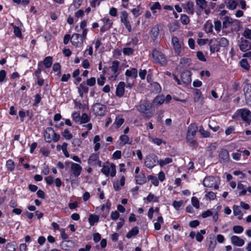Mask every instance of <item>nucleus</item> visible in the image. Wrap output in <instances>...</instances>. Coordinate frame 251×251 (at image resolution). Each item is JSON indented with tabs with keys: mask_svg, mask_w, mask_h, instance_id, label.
<instances>
[{
	"mask_svg": "<svg viewBox=\"0 0 251 251\" xmlns=\"http://www.w3.org/2000/svg\"><path fill=\"white\" fill-rule=\"evenodd\" d=\"M60 138V135L56 133L51 127H48L45 131L44 138L47 142L50 143L52 141L56 142Z\"/></svg>",
	"mask_w": 251,
	"mask_h": 251,
	"instance_id": "nucleus-1",
	"label": "nucleus"
},
{
	"mask_svg": "<svg viewBox=\"0 0 251 251\" xmlns=\"http://www.w3.org/2000/svg\"><path fill=\"white\" fill-rule=\"evenodd\" d=\"M144 163L146 167L149 169H151L159 164V160L155 154L150 153L146 156Z\"/></svg>",
	"mask_w": 251,
	"mask_h": 251,
	"instance_id": "nucleus-2",
	"label": "nucleus"
},
{
	"mask_svg": "<svg viewBox=\"0 0 251 251\" xmlns=\"http://www.w3.org/2000/svg\"><path fill=\"white\" fill-rule=\"evenodd\" d=\"M152 58L155 63H158L162 66L167 64V60L162 53L156 50H153L152 52Z\"/></svg>",
	"mask_w": 251,
	"mask_h": 251,
	"instance_id": "nucleus-3",
	"label": "nucleus"
},
{
	"mask_svg": "<svg viewBox=\"0 0 251 251\" xmlns=\"http://www.w3.org/2000/svg\"><path fill=\"white\" fill-rule=\"evenodd\" d=\"M136 108L139 112L144 114L145 117L147 118H151L153 115V113L150 110L149 105L146 102L136 105Z\"/></svg>",
	"mask_w": 251,
	"mask_h": 251,
	"instance_id": "nucleus-4",
	"label": "nucleus"
},
{
	"mask_svg": "<svg viewBox=\"0 0 251 251\" xmlns=\"http://www.w3.org/2000/svg\"><path fill=\"white\" fill-rule=\"evenodd\" d=\"M92 110L95 115L96 116H103L106 112V106L100 103H96L92 106Z\"/></svg>",
	"mask_w": 251,
	"mask_h": 251,
	"instance_id": "nucleus-5",
	"label": "nucleus"
},
{
	"mask_svg": "<svg viewBox=\"0 0 251 251\" xmlns=\"http://www.w3.org/2000/svg\"><path fill=\"white\" fill-rule=\"evenodd\" d=\"M238 114L240 115L243 121L249 125L251 122V112L248 109L243 108L238 111Z\"/></svg>",
	"mask_w": 251,
	"mask_h": 251,
	"instance_id": "nucleus-6",
	"label": "nucleus"
},
{
	"mask_svg": "<svg viewBox=\"0 0 251 251\" xmlns=\"http://www.w3.org/2000/svg\"><path fill=\"white\" fill-rule=\"evenodd\" d=\"M172 43L176 55L180 56L183 42L180 41L177 37L173 36L172 38Z\"/></svg>",
	"mask_w": 251,
	"mask_h": 251,
	"instance_id": "nucleus-7",
	"label": "nucleus"
},
{
	"mask_svg": "<svg viewBox=\"0 0 251 251\" xmlns=\"http://www.w3.org/2000/svg\"><path fill=\"white\" fill-rule=\"evenodd\" d=\"M239 47L242 51H247L251 49V42L243 38H241L239 43Z\"/></svg>",
	"mask_w": 251,
	"mask_h": 251,
	"instance_id": "nucleus-8",
	"label": "nucleus"
},
{
	"mask_svg": "<svg viewBox=\"0 0 251 251\" xmlns=\"http://www.w3.org/2000/svg\"><path fill=\"white\" fill-rule=\"evenodd\" d=\"M82 169L81 166L78 164L71 163V170L74 176H78L81 173Z\"/></svg>",
	"mask_w": 251,
	"mask_h": 251,
	"instance_id": "nucleus-9",
	"label": "nucleus"
},
{
	"mask_svg": "<svg viewBox=\"0 0 251 251\" xmlns=\"http://www.w3.org/2000/svg\"><path fill=\"white\" fill-rule=\"evenodd\" d=\"M246 103L251 106V85L247 84L244 88Z\"/></svg>",
	"mask_w": 251,
	"mask_h": 251,
	"instance_id": "nucleus-10",
	"label": "nucleus"
},
{
	"mask_svg": "<svg viewBox=\"0 0 251 251\" xmlns=\"http://www.w3.org/2000/svg\"><path fill=\"white\" fill-rule=\"evenodd\" d=\"M181 79L184 84H189L191 82V72L186 70L181 74Z\"/></svg>",
	"mask_w": 251,
	"mask_h": 251,
	"instance_id": "nucleus-11",
	"label": "nucleus"
},
{
	"mask_svg": "<svg viewBox=\"0 0 251 251\" xmlns=\"http://www.w3.org/2000/svg\"><path fill=\"white\" fill-rule=\"evenodd\" d=\"M215 178L213 176L205 177L203 180V185L206 187H212L215 183Z\"/></svg>",
	"mask_w": 251,
	"mask_h": 251,
	"instance_id": "nucleus-12",
	"label": "nucleus"
},
{
	"mask_svg": "<svg viewBox=\"0 0 251 251\" xmlns=\"http://www.w3.org/2000/svg\"><path fill=\"white\" fill-rule=\"evenodd\" d=\"M120 62L118 61H114L112 62V65L110 67L111 69V71L113 72V75L111 76L112 77H114V79L119 74V65Z\"/></svg>",
	"mask_w": 251,
	"mask_h": 251,
	"instance_id": "nucleus-13",
	"label": "nucleus"
},
{
	"mask_svg": "<svg viewBox=\"0 0 251 251\" xmlns=\"http://www.w3.org/2000/svg\"><path fill=\"white\" fill-rule=\"evenodd\" d=\"M231 242L233 245L238 247L242 246L245 243V241L243 239L236 235L231 237Z\"/></svg>",
	"mask_w": 251,
	"mask_h": 251,
	"instance_id": "nucleus-14",
	"label": "nucleus"
},
{
	"mask_svg": "<svg viewBox=\"0 0 251 251\" xmlns=\"http://www.w3.org/2000/svg\"><path fill=\"white\" fill-rule=\"evenodd\" d=\"M198 130V126L195 124H191L188 127L186 137H194Z\"/></svg>",
	"mask_w": 251,
	"mask_h": 251,
	"instance_id": "nucleus-15",
	"label": "nucleus"
},
{
	"mask_svg": "<svg viewBox=\"0 0 251 251\" xmlns=\"http://www.w3.org/2000/svg\"><path fill=\"white\" fill-rule=\"evenodd\" d=\"M219 158L221 162H226L229 159V155L228 151L223 149L219 153Z\"/></svg>",
	"mask_w": 251,
	"mask_h": 251,
	"instance_id": "nucleus-16",
	"label": "nucleus"
},
{
	"mask_svg": "<svg viewBox=\"0 0 251 251\" xmlns=\"http://www.w3.org/2000/svg\"><path fill=\"white\" fill-rule=\"evenodd\" d=\"M183 8L189 14L193 15L194 13V4L192 1H188L186 3L184 4Z\"/></svg>",
	"mask_w": 251,
	"mask_h": 251,
	"instance_id": "nucleus-17",
	"label": "nucleus"
},
{
	"mask_svg": "<svg viewBox=\"0 0 251 251\" xmlns=\"http://www.w3.org/2000/svg\"><path fill=\"white\" fill-rule=\"evenodd\" d=\"M125 83L124 82H120L117 86L116 95L119 97L123 96L125 92Z\"/></svg>",
	"mask_w": 251,
	"mask_h": 251,
	"instance_id": "nucleus-18",
	"label": "nucleus"
},
{
	"mask_svg": "<svg viewBox=\"0 0 251 251\" xmlns=\"http://www.w3.org/2000/svg\"><path fill=\"white\" fill-rule=\"evenodd\" d=\"M136 183L139 185H142L147 182V179L145 175L143 172H141L135 176Z\"/></svg>",
	"mask_w": 251,
	"mask_h": 251,
	"instance_id": "nucleus-19",
	"label": "nucleus"
},
{
	"mask_svg": "<svg viewBox=\"0 0 251 251\" xmlns=\"http://www.w3.org/2000/svg\"><path fill=\"white\" fill-rule=\"evenodd\" d=\"M159 33V26L158 25H155L154 26H153L151 31V39L153 41H155Z\"/></svg>",
	"mask_w": 251,
	"mask_h": 251,
	"instance_id": "nucleus-20",
	"label": "nucleus"
},
{
	"mask_svg": "<svg viewBox=\"0 0 251 251\" xmlns=\"http://www.w3.org/2000/svg\"><path fill=\"white\" fill-rule=\"evenodd\" d=\"M137 70L136 68H133L131 69L126 70L125 75L126 77L136 78L137 77Z\"/></svg>",
	"mask_w": 251,
	"mask_h": 251,
	"instance_id": "nucleus-21",
	"label": "nucleus"
},
{
	"mask_svg": "<svg viewBox=\"0 0 251 251\" xmlns=\"http://www.w3.org/2000/svg\"><path fill=\"white\" fill-rule=\"evenodd\" d=\"M88 90H89V88H88L87 85H86V84L84 82H83L82 83H81L79 85V86L78 88V92L79 93L80 96L81 97H83V93H87L88 91Z\"/></svg>",
	"mask_w": 251,
	"mask_h": 251,
	"instance_id": "nucleus-22",
	"label": "nucleus"
},
{
	"mask_svg": "<svg viewBox=\"0 0 251 251\" xmlns=\"http://www.w3.org/2000/svg\"><path fill=\"white\" fill-rule=\"evenodd\" d=\"M99 156L98 154L92 153L88 159V163L91 165H95L99 161Z\"/></svg>",
	"mask_w": 251,
	"mask_h": 251,
	"instance_id": "nucleus-23",
	"label": "nucleus"
},
{
	"mask_svg": "<svg viewBox=\"0 0 251 251\" xmlns=\"http://www.w3.org/2000/svg\"><path fill=\"white\" fill-rule=\"evenodd\" d=\"M73 245V243L70 240H65L60 244L61 248L64 250L68 251Z\"/></svg>",
	"mask_w": 251,
	"mask_h": 251,
	"instance_id": "nucleus-24",
	"label": "nucleus"
},
{
	"mask_svg": "<svg viewBox=\"0 0 251 251\" xmlns=\"http://www.w3.org/2000/svg\"><path fill=\"white\" fill-rule=\"evenodd\" d=\"M79 39H80L82 41L80 34L78 33H74L72 35L71 41L73 45L78 46L79 44Z\"/></svg>",
	"mask_w": 251,
	"mask_h": 251,
	"instance_id": "nucleus-25",
	"label": "nucleus"
},
{
	"mask_svg": "<svg viewBox=\"0 0 251 251\" xmlns=\"http://www.w3.org/2000/svg\"><path fill=\"white\" fill-rule=\"evenodd\" d=\"M138 233V228L137 226H134L126 234V237L129 239L132 237L136 236Z\"/></svg>",
	"mask_w": 251,
	"mask_h": 251,
	"instance_id": "nucleus-26",
	"label": "nucleus"
},
{
	"mask_svg": "<svg viewBox=\"0 0 251 251\" xmlns=\"http://www.w3.org/2000/svg\"><path fill=\"white\" fill-rule=\"evenodd\" d=\"M194 137H186V142L190 147L196 148L198 146V144L195 140L194 139Z\"/></svg>",
	"mask_w": 251,
	"mask_h": 251,
	"instance_id": "nucleus-27",
	"label": "nucleus"
},
{
	"mask_svg": "<svg viewBox=\"0 0 251 251\" xmlns=\"http://www.w3.org/2000/svg\"><path fill=\"white\" fill-rule=\"evenodd\" d=\"M217 242L216 241H215L213 238L212 239L210 238V240L207 241V245L208 247V249L210 251H213L216 245Z\"/></svg>",
	"mask_w": 251,
	"mask_h": 251,
	"instance_id": "nucleus-28",
	"label": "nucleus"
},
{
	"mask_svg": "<svg viewBox=\"0 0 251 251\" xmlns=\"http://www.w3.org/2000/svg\"><path fill=\"white\" fill-rule=\"evenodd\" d=\"M165 101V99L163 96H158L155 97L152 103L154 105H159L162 104Z\"/></svg>",
	"mask_w": 251,
	"mask_h": 251,
	"instance_id": "nucleus-29",
	"label": "nucleus"
},
{
	"mask_svg": "<svg viewBox=\"0 0 251 251\" xmlns=\"http://www.w3.org/2000/svg\"><path fill=\"white\" fill-rule=\"evenodd\" d=\"M233 23L232 19L228 16H226L223 22V28H226Z\"/></svg>",
	"mask_w": 251,
	"mask_h": 251,
	"instance_id": "nucleus-30",
	"label": "nucleus"
},
{
	"mask_svg": "<svg viewBox=\"0 0 251 251\" xmlns=\"http://www.w3.org/2000/svg\"><path fill=\"white\" fill-rule=\"evenodd\" d=\"M196 4L200 9H205L207 6V2L205 0H196Z\"/></svg>",
	"mask_w": 251,
	"mask_h": 251,
	"instance_id": "nucleus-31",
	"label": "nucleus"
},
{
	"mask_svg": "<svg viewBox=\"0 0 251 251\" xmlns=\"http://www.w3.org/2000/svg\"><path fill=\"white\" fill-rule=\"evenodd\" d=\"M43 63L47 68L50 67L52 63V57L51 56L45 57Z\"/></svg>",
	"mask_w": 251,
	"mask_h": 251,
	"instance_id": "nucleus-32",
	"label": "nucleus"
},
{
	"mask_svg": "<svg viewBox=\"0 0 251 251\" xmlns=\"http://www.w3.org/2000/svg\"><path fill=\"white\" fill-rule=\"evenodd\" d=\"M99 217L97 215H91L89 218V222L90 225L92 226L95 223L99 222Z\"/></svg>",
	"mask_w": 251,
	"mask_h": 251,
	"instance_id": "nucleus-33",
	"label": "nucleus"
},
{
	"mask_svg": "<svg viewBox=\"0 0 251 251\" xmlns=\"http://www.w3.org/2000/svg\"><path fill=\"white\" fill-rule=\"evenodd\" d=\"M17 245L15 242L8 243L6 245V250L7 251H15Z\"/></svg>",
	"mask_w": 251,
	"mask_h": 251,
	"instance_id": "nucleus-34",
	"label": "nucleus"
},
{
	"mask_svg": "<svg viewBox=\"0 0 251 251\" xmlns=\"http://www.w3.org/2000/svg\"><path fill=\"white\" fill-rule=\"evenodd\" d=\"M237 189L242 190V191L239 193L240 196L246 195L247 190L245 189V186H244V185H243L241 182H239L238 183Z\"/></svg>",
	"mask_w": 251,
	"mask_h": 251,
	"instance_id": "nucleus-35",
	"label": "nucleus"
},
{
	"mask_svg": "<svg viewBox=\"0 0 251 251\" xmlns=\"http://www.w3.org/2000/svg\"><path fill=\"white\" fill-rule=\"evenodd\" d=\"M173 160L171 158L167 157L163 160H159V164L161 167H163L169 163L172 162Z\"/></svg>",
	"mask_w": 251,
	"mask_h": 251,
	"instance_id": "nucleus-36",
	"label": "nucleus"
},
{
	"mask_svg": "<svg viewBox=\"0 0 251 251\" xmlns=\"http://www.w3.org/2000/svg\"><path fill=\"white\" fill-rule=\"evenodd\" d=\"M131 12L135 17H137L142 13L141 8L140 6H137L136 8L131 9Z\"/></svg>",
	"mask_w": 251,
	"mask_h": 251,
	"instance_id": "nucleus-37",
	"label": "nucleus"
},
{
	"mask_svg": "<svg viewBox=\"0 0 251 251\" xmlns=\"http://www.w3.org/2000/svg\"><path fill=\"white\" fill-rule=\"evenodd\" d=\"M237 3L235 0H229L227 3V8L229 9L233 10L236 8Z\"/></svg>",
	"mask_w": 251,
	"mask_h": 251,
	"instance_id": "nucleus-38",
	"label": "nucleus"
},
{
	"mask_svg": "<svg viewBox=\"0 0 251 251\" xmlns=\"http://www.w3.org/2000/svg\"><path fill=\"white\" fill-rule=\"evenodd\" d=\"M120 144L122 145H124L128 143V142L129 141V137L125 134L122 135L120 137Z\"/></svg>",
	"mask_w": 251,
	"mask_h": 251,
	"instance_id": "nucleus-39",
	"label": "nucleus"
},
{
	"mask_svg": "<svg viewBox=\"0 0 251 251\" xmlns=\"http://www.w3.org/2000/svg\"><path fill=\"white\" fill-rule=\"evenodd\" d=\"M6 166L7 169L10 171H12L15 168V163L11 159L7 161Z\"/></svg>",
	"mask_w": 251,
	"mask_h": 251,
	"instance_id": "nucleus-40",
	"label": "nucleus"
},
{
	"mask_svg": "<svg viewBox=\"0 0 251 251\" xmlns=\"http://www.w3.org/2000/svg\"><path fill=\"white\" fill-rule=\"evenodd\" d=\"M219 45L221 47H226L228 45V41L226 38H221L219 41Z\"/></svg>",
	"mask_w": 251,
	"mask_h": 251,
	"instance_id": "nucleus-41",
	"label": "nucleus"
},
{
	"mask_svg": "<svg viewBox=\"0 0 251 251\" xmlns=\"http://www.w3.org/2000/svg\"><path fill=\"white\" fill-rule=\"evenodd\" d=\"M90 119L88 117V115L86 113H84L82 114V116L80 117V124L86 123L90 121Z\"/></svg>",
	"mask_w": 251,
	"mask_h": 251,
	"instance_id": "nucleus-42",
	"label": "nucleus"
},
{
	"mask_svg": "<svg viewBox=\"0 0 251 251\" xmlns=\"http://www.w3.org/2000/svg\"><path fill=\"white\" fill-rule=\"evenodd\" d=\"M62 135L66 140H70L73 137V135L70 133L67 128L64 130Z\"/></svg>",
	"mask_w": 251,
	"mask_h": 251,
	"instance_id": "nucleus-43",
	"label": "nucleus"
},
{
	"mask_svg": "<svg viewBox=\"0 0 251 251\" xmlns=\"http://www.w3.org/2000/svg\"><path fill=\"white\" fill-rule=\"evenodd\" d=\"M201 93L200 90L196 89L194 90V101L195 102H198L201 98Z\"/></svg>",
	"mask_w": 251,
	"mask_h": 251,
	"instance_id": "nucleus-44",
	"label": "nucleus"
},
{
	"mask_svg": "<svg viewBox=\"0 0 251 251\" xmlns=\"http://www.w3.org/2000/svg\"><path fill=\"white\" fill-rule=\"evenodd\" d=\"M124 123V119L120 116L116 117L114 124L116 125L117 128H119Z\"/></svg>",
	"mask_w": 251,
	"mask_h": 251,
	"instance_id": "nucleus-45",
	"label": "nucleus"
},
{
	"mask_svg": "<svg viewBox=\"0 0 251 251\" xmlns=\"http://www.w3.org/2000/svg\"><path fill=\"white\" fill-rule=\"evenodd\" d=\"M241 66L246 70H248L250 69V65L246 59H242L240 61Z\"/></svg>",
	"mask_w": 251,
	"mask_h": 251,
	"instance_id": "nucleus-46",
	"label": "nucleus"
},
{
	"mask_svg": "<svg viewBox=\"0 0 251 251\" xmlns=\"http://www.w3.org/2000/svg\"><path fill=\"white\" fill-rule=\"evenodd\" d=\"M148 180H151V183L155 186H158L159 184L157 178L153 176L149 175L148 176Z\"/></svg>",
	"mask_w": 251,
	"mask_h": 251,
	"instance_id": "nucleus-47",
	"label": "nucleus"
},
{
	"mask_svg": "<svg viewBox=\"0 0 251 251\" xmlns=\"http://www.w3.org/2000/svg\"><path fill=\"white\" fill-rule=\"evenodd\" d=\"M233 230L235 233L239 234L243 232L244 228L241 226H235L233 227Z\"/></svg>",
	"mask_w": 251,
	"mask_h": 251,
	"instance_id": "nucleus-48",
	"label": "nucleus"
},
{
	"mask_svg": "<svg viewBox=\"0 0 251 251\" xmlns=\"http://www.w3.org/2000/svg\"><path fill=\"white\" fill-rule=\"evenodd\" d=\"M216 197V194L213 192H209L205 195L206 199L209 200H213Z\"/></svg>",
	"mask_w": 251,
	"mask_h": 251,
	"instance_id": "nucleus-49",
	"label": "nucleus"
},
{
	"mask_svg": "<svg viewBox=\"0 0 251 251\" xmlns=\"http://www.w3.org/2000/svg\"><path fill=\"white\" fill-rule=\"evenodd\" d=\"M191 202H192V205L195 207H196L197 209L199 208V207H200L199 201L198 199L196 197H193L192 198V199H191Z\"/></svg>",
	"mask_w": 251,
	"mask_h": 251,
	"instance_id": "nucleus-50",
	"label": "nucleus"
},
{
	"mask_svg": "<svg viewBox=\"0 0 251 251\" xmlns=\"http://www.w3.org/2000/svg\"><path fill=\"white\" fill-rule=\"evenodd\" d=\"M180 21L181 23L184 25H187L190 22L189 17L186 15L181 16Z\"/></svg>",
	"mask_w": 251,
	"mask_h": 251,
	"instance_id": "nucleus-51",
	"label": "nucleus"
},
{
	"mask_svg": "<svg viewBox=\"0 0 251 251\" xmlns=\"http://www.w3.org/2000/svg\"><path fill=\"white\" fill-rule=\"evenodd\" d=\"M110 168H109V167L106 165H103L101 170V172L106 176H109L110 174Z\"/></svg>",
	"mask_w": 251,
	"mask_h": 251,
	"instance_id": "nucleus-52",
	"label": "nucleus"
},
{
	"mask_svg": "<svg viewBox=\"0 0 251 251\" xmlns=\"http://www.w3.org/2000/svg\"><path fill=\"white\" fill-rule=\"evenodd\" d=\"M199 132L203 137L206 138L210 136V133L207 131L204 130L202 127H200Z\"/></svg>",
	"mask_w": 251,
	"mask_h": 251,
	"instance_id": "nucleus-53",
	"label": "nucleus"
},
{
	"mask_svg": "<svg viewBox=\"0 0 251 251\" xmlns=\"http://www.w3.org/2000/svg\"><path fill=\"white\" fill-rule=\"evenodd\" d=\"M110 204L109 203H106V205H103L101 207V210L104 211L106 210V214L105 215H102V216L104 218L106 217L107 214L108 213L109 209H110Z\"/></svg>",
	"mask_w": 251,
	"mask_h": 251,
	"instance_id": "nucleus-54",
	"label": "nucleus"
},
{
	"mask_svg": "<svg viewBox=\"0 0 251 251\" xmlns=\"http://www.w3.org/2000/svg\"><path fill=\"white\" fill-rule=\"evenodd\" d=\"M133 50L130 48H125L123 49V53L125 55H130L133 54Z\"/></svg>",
	"mask_w": 251,
	"mask_h": 251,
	"instance_id": "nucleus-55",
	"label": "nucleus"
},
{
	"mask_svg": "<svg viewBox=\"0 0 251 251\" xmlns=\"http://www.w3.org/2000/svg\"><path fill=\"white\" fill-rule=\"evenodd\" d=\"M197 56L199 60L201 61H206V59L201 51H199L197 52Z\"/></svg>",
	"mask_w": 251,
	"mask_h": 251,
	"instance_id": "nucleus-56",
	"label": "nucleus"
},
{
	"mask_svg": "<svg viewBox=\"0 0 251 251\" xmlns=\"http://www.w3.org/2000/svg\"><path fill=\"white\" fill-rule=\"evenodd\" d=\"M233 212L235 216L240 215L241 213V211L239 206L234 205L233 207Z\"/></svg>",
	"mask_w": 251,
	"mask_h": 251,
	"instance_id": "nucleus-57",
	"label": "nucleus"
},
{
	"mask_svg": "<svg viewBox=\"0 0 251 251\" xmlns=\"http://www.w3.org/2000/svg\"><path fill=\"white\" fill-rule=\"evenodd\" d=\"M243 36L247 39H251V30L248 28H247L245 30L243 33Z\"/></svg>",
	"mask_w": 251,
	"mask_h": 251,
	"instance_id": "nucleus-58",
	"label": "nucleus"
},
{
	"mask_svg": "<svg viewBox=\"0 0 251 251\" xmlns=\"http://www.w3.org/2000/svg\"><path fill=\"white\" fill-rule=\"evenodd\" d=\"M96 83V78L94 77H91L90 78L87 79L86 85L90 86H94Z\"/></svg>",
	"mask_w": 251,
	"mask_h": 251,
	"instance_id": "nucleus-59",
	"label": "nucleus"
},
{
	"mask_svg": "<svg viewBox=\"0 0 251 251\" xmlns=\"http://www.w3.org/2000/svg\"><path fill=\"white\" fill-rule=\"evenodd\" d=\"M119 213L118 211H112L111 213V218L114 221L117 220L119 217Z\"/></svg>",
	"mask_w": 251,
	"mask_h": 251,
	"instance_id": "nucleus-60",
	"label": "nucleus"
},
{
	"mask_svg": "<svg viewBox=\"0 0 251 251\" xmlns=\"http://www.w3.org/2000/svg\"><path fill=\"white\" fill-rule=\"evenodd\" d=\"M105 79V78L104 76V75H101L100 76V77L98 78L97 79V83H98V85H99L100 86L103 85L104 84V82H105V81H104Z\"/></svg>",
	"mask_w": 251,
	"mask_h": 251,
	"instance_id": "nucleus-61",
	"label": "nucleus"
},
{
	"mask_svg": "<svg viewBox=\"0 0 251 251\" xmlns=\"http://www.w3.org/2000/svg\"><path fill=\"white\" fill-rule=\"evenodd\" d=\"M14 32L17 37H20L22 35L21 31L19 27L16 25H13Z\"/></svg>",
	"mask_w": 251,
	"mask_h": 251,
	"instance_id": "nucleus-62",
	"label": "nucleus"
},
{
	"mask_svg": "<svg viewBox=\"0 0 251 251\" xmlns=\"http://www.w3.org/2000/svg\"><path fill=\"white\" fill-rule=\"evenodd\" d=\"M72 117L73 120L75 122H77L80 120V114L77 112L74 113L72 115Z\"/></svg>",
	"mask_w": 251,
	"mask_h": 251,
	"instance_id": "nucleus-63",
	"label": "nucleus"
},
{
	"mask_svg": "<svg viewBox=\"0 0 251 251\" xmlns=\"http://www.w3.org/2000/svg\"><path fill=\"white\" fill-rule=\"evenodd\" d=\"M183 203L182 201H176L173 202V205L176 209H179Z\"/></svg>",
	"mask_w": 251,
	"mask_h": 251,
	"instance_id": "nucleus-64",
	"label": "nucleus"
}]
</instances>
